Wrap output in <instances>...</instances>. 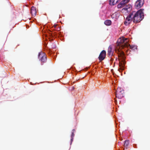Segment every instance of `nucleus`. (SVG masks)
I'll list each match as a JSON object with an SVG mask.
<instances>
[{"mask_svg":"<svg viewBox=\"0 0 150 150\" xmlns=\"http://www.w3.org/2000/svg\"><path fill=\"white\" fill-rule=\"evenodd\" d=\"M129 40L127 38L124 37L120 38L117 41V49L118 47L120 49L118 50L117 52L118 55L119 59V64L120 67L119 69L123 70L124 69V66L126 63L125 57L124 52L120 50L127 48L129 46L130 48L132 50L135 51L137 50V47L136 46L130 45L128 43Z\"/></svg>","mask_w":150,"mask_h":150,"instance_id":"f257e3e1","label":"nucleus"},{"mask_svg":"<svg viewBox=\"0 0 150 150\" xmlns=\"http://www.w3.org/2000/svg\"><path fill=\"white\" fill-rule=\"evenodd\" d=\"M143 10L144 9H141L137 12L133 11L130 13L132 18V21L134 23H139L143 19Z\"/></svg>","mask_w":150,"mask_h":150,"instance_id":"f03ea898","label":"nucleus"},{"mask_svg":"<svg viewBox=\"0 0 150 150\" xmlns=\"http://www.w3.org/2000/svg\"><path fill=\"white\" fill-rule=\"evenodd\" d=\"M38 57L40 60L42 62V65H43V63L46 62L47 60V56L45 53L44 52H39Z\"/></svg>","mask_w":150,"mask_h":150,"instance_id":"7ed1b4c3","label":"nucleus"},{"mask_svg":"<svg viewBox=\"0 0 150 150\" xmlns=\"http://www.w3.org/2000/svg\"><path fill=\"white\" fill-rule=\"evenodd\" d=\"M124 93L123 90L121 88H118L115 92L116 98L119 99L122 98L124 96Z\"/></svg>","mask_w":150,"mask_h":150,"instance_id":"20e7f679","label":"nucleus"},{"mask_svg":"<svg viewBox=\"0 0 150 150\" xmlns=\"http://www.w3.org/2000/svg\"><path fill=\"white\" fill-rule=\"evenodd\" d=\"M144 0H137L135 3L134 6L137 9L141 7L143 5Z\"/></svg>","mask_w":150,"mask_h":150,"instance_id":"39448f33","label":"nucleus"},{"mask_svg":"<svg viewBox=\"0 0 150 150\" xmlns=\"http://www.w3.org/2000/svg\"><path fill=\"white\" fill-rule=\"evenodd\" d=\"M132 21V18L130 13L126 17L124 22V24L126 25H127L131 23Z\"/></svg>","mask_w":150,"mask_h":150,"instance_id":"423d86ee","label":"nucleus"},{"mask_svg":"<svg viewBox=\"0 0 150 150\" xmlns=\"http://www.w3.org/2000/svg\"><path fill=\"white\" fill-rule=\"evenodd\" d=\"M106 56V52L104 50H102L100 53L98 57L100 62L103 60L105 57Z\"/></svg>","mask_w":150,"mask_h":150,"instance_id":"0eeeda50","label":"nucleus"},{"mask_svg":"<svg viewBox=\"0 0 150 150\" xmlns=\"http://www.w3.org/2000/svg\"><path fill=\"white\" fill-rule=\"evenodd\" d=\"M114 49H112V47L111 45H110L108 49V55L109 57H112L113 55Z\"/></svg>","mask_w":150,"mask_h":150,"instance_id":"6e6552de","label":"nucleus"},{"mask_svg":"<svg viewBox=\"0 0 150 150\" xmlns=\"http://www.w3.org/2000/svg\"><path fill=\"white\" fill-rule=\"evenodd\" d=\"M30 13L32 16H35L37 13L36 8L33 6L31 8Z\"/></svg>","mask_w":150,"mask_h":150,"instance_id":"1a4fd4ad","label":"nucleus"},{"mask_svg":"<svg viewBox=\"0 0 150 150\" xmlns=\"http://www.w3.org/2000/svg\"><path fill=\"white\" fill-rule=\"evenodd\" d=\"M120 0H109V4L110 5H114L116 4Z\"/></svg>","mask_w":150,"mask_h":150,"instance_id":"9d476101","label":"nucleus"},{"mask_svg":"<svg viewBox=\"0 0 150 150\" xmlns=\"http://www.w3.org/2000/svg\"><path fill=\"white\" fill-rule=\"evenodd\" d=\"M132 9V6L130 5H127L123 8V10L127 11H130Z\"/></svg>","mask_w":150,"mask_h":150,"instance_id":"9b49d317","label":"nucleus"},{"mask_svg":"<svg viewBox=\"0 0 150 150\" xmlns=\"http://www.w3.org/2000/svg\"><path fill=\"white\" fill-rule=\"evenodd\" d=\"M104 24L106 25H110L111 24V21L109 20H106L104 22Z\"/></svg>","mask_w":150,"mask_h":150,"instance_id":"f8f14e48","label":"nucleus"},{"mask_svg":"<svg viewBox=\"0 0 150 150\" xmlns=\"http://www.w3.org/2000/svg\"><path fill=\"white\" fill-rule=\"evenodd\" d=\"M125 6V4L121 1L120 4L117 5V8H119L123 7Z\"/></svg>","mask_w":150,"mask_h":150,"instance_id":"ddd939ff","label":"nucleus"},{"mask_svg":"<svg viewBox=\"0 0 150 150\" xmlns=\"http://www.w3.org/2000/svg\"><path fill=\"white\" fill-rule=\"evenodd\" d=\"M129 144V140H126L125 141L124 144V147H126L128 146Z\"/></svg>","mask_w":150,"mask_h":150,"instance_id":"4468645a","label":"nucleus"},{"mask_svg":"<svg viewBox=\"0 0 150 150\" xmlns=\"http://www.w3.org/2000/svg\"><path fill=\"white\" fill-rule=\"evenodd\" d=\"M130 0H123L122 1V2L125 5L126 4L128 3Z\"/></svg>","mask_w":150,"mask_h":150,"instance_id":"2eb2a0df","label":"nucleus"},{"mask_svg":"<svg viewBox=\"0 0 150 150\" xmlns=\"http://www.w3.org/2000/svg\"><path fill=\"white\" fill-rule=\"evenodd\" d=\"M74 132H72L71 134V141H72L73 140V137H74Z\"/></svg>","mask_w":150,"mask_h":150,"instance_id":"dca6fc26","label":"nucleus"},{"mask_svg":"<svg viewBox=\"0 0 150 150\" xmlns=\"http://www.w3.org/2000/svg\"><path fill=\"white\" fill-rule=\"evenodd\" d=\"M57 26V25L56 24H55V25H54L53 26V27L54 28H55L56 27V26Z\"/></svg>","mask_w":150,"mask_h":150,"instance_id":"f3484780","label":"nucleus"},{"mask_svg":"<svg viewBox=\"0 0 150 150\" xmlns=\"http://www.w3.org/2000/svg\"><path fill=\"white\" fill-rule=\"evenodd\" d=\"M114 14H112L111 16V17L112 18H114Z\"/></svg>","mask_w":150,"mask_h":150,"instance_id":"a211bd4d","label":"nucleus"},{"mask_svg":"<svg viewBox=\"0 0 150 150\" xmlns=\"http://www.w3.org/2000/svg\"><path fill=\"white\" fill-rule=\"evenodd\" d=\"M75 131V129H73L72 130V131L73 132H74Z\"/></svg>","mask_w":150,"mask_h":150,"instance_id":"6ab92c4d","label":"nucleus"},{"mask_svg":"<svg viewBox=\"0 0 150 150\" xmlns=\"http://www.w3.org/2000/svg\"><path fill=\"white\" fill-rule=\"evenodd\" d=\"M111 61H112L113 60V59H112V58H111Z\"/></svg>","mask_w":150,"mask_h":150,"instance_id":"aec40b11","label":"nucleus"},{"mask_svg":"<svg viewBox=\"0 0 150 150\" xmlns=\"http://www.w3.org/2000/svg\"><path fill=\"white\" fill-rule=\"evenodd\" d=\"M115 101H116V100H115Z\"/></svg>","mask_w":150,"mask_h":150,"instance_id":"412c9836","label":"nucleus"}]
</instances>
